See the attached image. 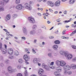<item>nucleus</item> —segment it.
I'll use <instances>...</instances> for the list:
<instances>
[{"label": "nucleus", "mask_w": 76, "mask_h": 76, "mask_svg": "<svg viewBox=\"0 0 76 76\" xmlns=\"http://www.w3.org/2000/svg\"><path fill=\"white\" fill-rule=\"evenodd\" d=\"M24 8H26L28 10H32V7L31 6L30 4L27 3L25 4L24 6L21 4H18L16 5L15 7V9L17 10H23Z\"/></svg>", "instance_id": "f257e3e1"}, {"label": "nucleus", "mask_w": 76, "mask_h": 76, "mask_svg": "<svg viewBox=\"0 0 76 76\" xmlns=\"http://www.w3.org/2000/svg\"><path fill=\"white\" fill-rule=\"evenodd\" d=\"M60 53L61 55H63V56L64 55L68 60H71L73 57V55L72 54H69L66 51L61 50L60 51Z\"/></svg>", "instance_id": "f03ea898"}, {"label": "nucleus", "mask_w": 76, "mask_h": 76, "mask_svg": "<svg viewBox=\"0 0 76 76\" xmlns=\"http://www.w3.org/2000/svg\"><path fill=\"white\" fill-rule=\"evenodd\" d=\"M71 69V67L69 65H66L64 66V74L65 75H67L68 72L67 70H69Z\"/></svg>", "instance_id": "7ed1b4c3"}, {"label": "nucleus", "mask_w": 76, "mask_h": 76, "mask_svg": "<svg viewBox=\"0 0 76 76\" xmlns=\"http://www.w3.org/2000/svg\"><path fill=\"white\" fill-rule=\"evenodd\" d=\"M24 59L25 60V63L26 64H29L28 62H27V61L29 60L30 58L29 56H28L27 54H25L23 56Z\"/></svg>", "instance_id": "20e7f679"}, {"label": "nucleus", "mask_w": 76, "mask_h": 76, "mask_svg": "<svg viewBox=\"0 0 76 76\" xmlns=\"http://www.w3.org/2000/svg\"><path fill=\"white\" fill-rule=\"evenodd\" d=\"M8 71L10 73H12L13 72H15L16 71V69H12V67L10 66L8 68Z\"/></svg>", "instance_id": "39448f33"}, {"label": "nucleus", "mask_w": 76, "mask_h": 76, "mask_svg": "<svg viewBox=\"0 0 76 76\" xmlns=\"http://www.w3.org/2000/svg\"><path fill=\"white\" fill-rule=\"evenodd\" d=\"M38 75L40 76H47L45 75H42L44 73V70L43 69H40L38 72Z\"/></svg>", "instance_id": "423d86ee"}, {"label": "nucleus", "mask_w": 76, "mask_h": 76, "mask_svg": "<svg viewBox=\"0 0 76 76\" xmlns=\"http://www.w3.org/2000/svg\"><path fill=\"white\" fill-rule=\"evenodd\" d=\"M28 20L30 23H34L35 22V20L34 19V18L32 17H29L28 18Z\"/></svg>", "instance_id": "0eeeda50"}, {"label": "nucleus", "mask_w": 76, "mask_h": 76, "mask_svg": "<svg viewBox=\"0 0 76 76\" xmlns=\"http://www.w3.org/2000/svg\"><path fill=\"white\" fill-rule=\"evenodd\" d=\"M47 3L48 5L50 6L51 7H54V5H55L54 2L51 1H48Z\"/></svg>", "instance_id": "6e6552de"}, {"label": "nucleus", "mask_w": 76, "mask_h": 76, "mask_svg": "<svg viewBox=\"0 0 76 76\" xmlns=\"http://www.w3.org/2000/svg\"><path fill=\"white\" fill-rule=\"evenodd\" d=\"M61 4V1L58 0L56 1L55 3V6L56 7H59Z\"/></svg>", "instance_id": "1a4fd4ad"}, {"label": "nucleus", "mask_w": 76, "mask_h": 76, "mask_svg": "<svg viewBox=\"0 0 76 76\" xmlns=\"http://www.w3.org/2000/svg\"><path fill=\"white\" fill-rule=\"evenodd\" d=\"M10 18H11V16L10 14H8L6 16L5 18V20L6 22H7L8 20H10Z\"/></svg>", "instance_id": "9d476101"}, {"label": "nucleus", "mask_w": 76, "mask_h": 76, "mask_svg": "<svg viewBox=\"0 0 76 76\" xmlns=\"http://www.w3.org/2000/svg\"><path fill=\"white\" fill-rule=\"evenodd\" d=\"M42 67L43 68H44L45 69H46L47 70H49V67H48V66L44 64V63H43L42 64Z\"/></svg>", "instance_id": "9b49d317"}, {"label": "nucleus", "mask_w": 76, "mask_h": 76, "mask_svg": "<svg viewBox=\"0 0 76 76\" xmlns=\"http://www.w3.org/2000/svg\"><path fill=\"white\" fill-rule=\"evenodd\" d=\"M13 49L12 48H9L7 50V53L9 54H12L13 53Z\"/></svg>", "instance_id": "f8f14e48"}, {"label": "nucleus", "mask_w": 76, "mask_h": 76, "mask_svg": "<svg viewBox=\"0 0 76 76\" xmlns=\"http://www.w3.org/2000/svg\"><path fill=\"white\" fill-rule=\"evenodd\" d=\"M29 34L30 35H34L36 34V31L34 30H31L29 31Z\"/></svg>", "instance_id": "ddd939ff"}, {"label": "nucleus", "mask_w": 76, "mask_h": 76, "mask_svg": "<svg viewBox=\"0 0 76 76\" xmlns=\"http://www.w3.org/2000/svg\"><path fill=\"white\" fill-rule=\"evenodd\" d=\"M56 63L58 66H61V61L57 60L56 61Z\"/></svg>", "instance_id": "4468645a"}, {"label": "nucleus", "mask_w": 76, "mask_h": 76, "mask_svg": "<svg viewBox=\"0 0 76 76\" xmlns=\"http://www.w3.org/2000/svg\"><path fill=\"white\" fill-rule=\"evenodd\" d=\"M71 68L74 70H75L76 69V65L75 64H72L71 65Z\"/></svg>", "instance_id": "2eb2a0df"}, {"label": "nucleus", "mask_w": 76, "mask_h": 76, "mask_svg": "<svg viewBox=\"0 0 76 76\" xmlns=\"http://www.w3.org/2000/svg\"><path fill=\"white\" fill-rule=\"evenodd\" d=\"M14 55L15 56H18L19 55V52L18 50H16L14 52Z\"/></svg>", "instance_id": "dca6fc26"}, {"label": "nucleus", "mask_w": 76, "mask_h": 76, "mask_svg": "<svg viewBox=\"0 0 76 76\" xmlns=\"http://www.w3.org/2000/svg\"><path fill=\"white\" fill-rule=\"evenodd\" d=\"M66 64V63L65 62V61H61V66H62V67H63V66H64Z\"/></svg>", "instance_id": "f3484780"}, {"label": "nucleus", "mask_w": 76, "mask_h": 76, "mask_svg": "<svg viewBox=\"0 0 76 76\" xmlns=\"http://www.w3.org/2000/svg\"><path fill=\"white\" fill-rule=\"evenodd\" d=\"M54 64V62H52L50 63V64L49 66V67L50 69H54V67L53 66Z\"/></svg>", "instance_id": "a211bd4d"}, {"label": "nucleus", "mask_w": 76, "mask_h": 76, "mask_svg": "<svg viewBox=\"0 0 76 76\" xmlns=\"http://www.w3.org/2000/svg\"><path fill=\"white\" fill-rule=\"evenodd\" d=\"M1 51L2 54H6V53L7 52L6 51V50L4 49V48H3L1 49Z\"/></svg>", "instance_id": "6ab92c4d"}, {"label": "nucleus", "mask_w": 76, "mask_h": 76, "mask_svg": "<svg viewBox=\"0 0 76 76\" xmlns=\"http://www.w3.org/2000/svg\"><path fill=\"white\" fill-rule=\"evenodd\" d=\"M54 74L56 76H61V74L58 73V72H55Z\"/></svg>", "instance_id": "aec40b11"}, {"label": "nucleus", "mask_w": 76, "mask_h": 76, "mask_svg": "<svg viewBox=\"0 0 76 76\" xmlns=\"http://www.w3.org/2000/svg\"><path fill=\"white\" fill-rule=\"evenodd\" d=\"M53 48L55 50H57L58 45H54L53 46Z\"/></svg>", "instance_id": "412c9836"}, {"label": "nucleus", "mask_w": 76, "mask_h": 76, "mask_svg": "<svg viewBox=\"0 0 76 76\" xmlns=\"http://www.w3.org/2000/svg\"><path fill=\"white\" fill-rule=\"evenodd\" d=\"M18 62L20 63V64H22V63H23V59L20 58L18 60Z\"/></svg>", "instance_id": "4be33fe9"}, {"label": "nucleus", "mask_w": 76, "mask_h": 76, "mask_svg": "<svg viewBox=\"0 0 76 76\" xmlns=\"http://www.w3.org/2000/svg\"><path fill=\"white\" fill-rule=\"evenodd\" d=\"M75 0H70L69 1V3L70 4H72L75 2Z\"/></svg>", "instance_id": "5701e85b"}, {"label": "nucleus", "mask_w": 76, "mask_h": 76, "mask_svg": "<svg viewBox=\"0 0 76 76\" xmlns=\"http://www.w3.org/2000/svg\"><path fill=\"white\" fill-rule=\"evenodd\" d=\"M72 18H70L69 19V20H65L63 21V22H64V23H68V22H70V21H72Z\"/></svg>", "instance_id": "b1692460"}, {"label": "nucleus", "mask_w": 76, "mask_h": 76, "mask_svg": "<svg viewBox=\"0 0 76 76\" xmlns=\"http://www.w3.org/2000/svg\"><path fill=\"white\" fill-rule=\"evenodd\" d=\"M37 27V26L36 24H34L32 27V29H36V28Z\"/></svg>", "instance_id": "393cba45"}, {"label": "nucleus", "mask_w": 76, "mask_h": 76, "mask_svg": "<svg viewBox=\"0 0 76 76\" xmlns=\"http://www.w3.org/2000/svg\"><path fill=\"white\" fill-rule=\"evenodd\" d=\"M61 70H62V69L60 67H57L56 68V70L58 72H61Z\"/></svg>", "instance_id": "a878e982"}, {"label": "nucleus", "mask_w": 76, "mask_h": 76, "mask_svg": "<svg viewBox=\"0 0 76 76\" xmlns=\"http://www.w3.org/2000/svg\"><path fill=\"white\" fill-rule=\"evenodd\" d=\"M4 10V9L3 7L0 6V12H3Z\"/></svg>", "instance_id": "bb28decb"}, {"label": "nucleus", "mask_w": 76, "mask_h": 76, "mask_svg": "<svg viewBox=\"0 0 76 76\" xmlns=\"http://www.w3.org/2000/svg\"><path fill=\"white\" fill-rule=\"evenodd\" d=\"M25 76H28V73L27 70H26L24 72Z\"/></svg>", "instance_id": "cd10ccee"}, {"label": "nucleus", "mask_w": 76, "mask_h": 76, "mask_svg": "<svg viewBox=\"0 0 76 76\" xmlns=\"http://www.w3.org/2000/svg\"><path fill=\"white\" fill-rule=\"evenodd\" d=\"M33 62L34 64H36L37 63V58H35L33 59Z\"/></svg>", "instance_id": "c85d7f7f"}, {"label": "nucleus", "mask_w": 76, "mask_h": 76, "mask_svg": "<svg viewBox=\"0 0 76 76\" xmlns=\"http://www.w3.org/2000/svg\"><path fill=\"white\" fill-rule=\"evenodd\" d=\"M20 0H15V4H19V3H20Z\"/></svg>", "instance_id": "c756f323"}, {"label": "nucleus", "mask_w": 76, "mask_h": 76, "mask_svg": "<svg viewBox=\"0 0 76 76\" xmlns=\"http://www.w3.org/2000/svg\"><path fill=\"white\" fill-rule=\"evenodd\" d=\"M54 42L56 44H60V41L59 40H56Z\"/></svg>", "instance_id": "7c9ffc66"}, {"label": "nucleus", "mask_w": 76, "mask_h": 76, "mask_svg": "<svg viewBox=\"0 0 76 76\" xmlns=\"http://www.w3.org/2000/svg\"><path fill=\"white\" fill-rule=\"evenodd\" d=\"M5 63L6 64H9V61L8 59H6L5 60Z\"/></svg>", "instance_id": "2f4dec72"}, {"label": "nucleus", "mask_w": 76, "mask_h": 76, "mask_svg": "<svg viewBox=\"0 0 76 76\" xmlns=\"http://www.w3.org/2000/svg\"><path fill=\"white\" fill-rule=\"evenodd\" d=\"M48 56L49 57H53V55H52V53H49L48 54Z\"/></svg>", "instance_id": "473e14b6"}, {"label": "nucleus", "mask_w": 76, "mask_h": 76, "mask_svg": "<svg viewBox=\"0 0 76 76\" xmlns=\"http://www.w3.org/2000/svg\"><path fill=\"white\" fill-rule=\"evenodd\" d=\"M76 33V31L75 30L74 31H73L72 33H71L70 35V36H73V35L74 34H75Z\"/></svg>", "instance_id": "72a5a7b5"}, {"label": "nucleus", "mask_w": 76, "mask_h": 76, "mask_svg": "<svg viewBox=\"0 0 76 76\" xmlns=\"http://www.w3.org/2000/svg\"><path fill=\"white\" fill-rule=\"evenodd\" d=\"M18 16L17 14H14L12 15V17L13 18H16Z\"/></svg>", "instance_id": "f704fd0d"}, {"label": "nucleus", "mask_w": 76, "mask_h": 76, "mask_svg": "<svg viewBox=\"0 0 76 76\" xmlns=\"http://www.w3.org/2000/svg\"><path fill=\"white\" fill-rule=\"evenodd\" d=\"M4 3H9V0H3Z\"/></svg>", "instance_id": "c9c22d12"}, {"label": "nucleus", "mask_w": 76, "mask_h": 76, "mask_svg": "<svg viewBox=\"0 0 76 76\" xmlns=\"http://www.w3.org/2000/svg\"><path fill=\"white\" fill-rule=\"evenodd\" d=\"M21 38L23 41H25L26 39V38L25 37H22Z\"/></svg>", "instance_id": "e433bc0d"}, {"label": "nucleus", "mask_w": 76, "mask_h": 76, "mask_svg": "<svg viewBox=\"0 0 76 76\" xmlns=\"http://www.w3.org/2000/svg\"><path fill=\"white\" fill-rule=\"evenodd\" d=\"M17 69H20V67H21V66L20 65H18L17 66Z\"/></svg>", "instance_id": "4c0bfd02"}, {"label": "nucleus", "mask_w": 76, "mask_h": 76, "mask_svg": "<svg viewBox=\"0 0 76 76\" xmlns=\"http://www.w3.org/2000/svg\"><path fill=\"white\" fill-rule=\"evenodd\" d=\"M13 56H9V58H10V59H13Z\"/></svg>", "instance_id": "58836bf2"}, {"label": "nucleus", "mask_w": 76, "mask_h": 76, "mask_svg": "<svg viewBox=\"0 0 76 76\" xmlns=\"http://www.w3.org/2000/svg\"><path fill=\"white\" fill-rule=\"evenodd\" d=\"M26 30H27V29H26V27H24L23 28V31H24Z\"/></svg>", "instance_id": "ea45409f"}, {"label": "nucleus", "mask_w": 76, "mask_h": 76, "mask_svg": "<svg viewBox=\"0 0 76 76\" xmlns=\"http://www.w3.org/2000/svg\"><path fill=\"white\" fill-rule=\"evenodd\" d=\"M32 50L33 51V53H34V54H36V52H35V50L34 49H32Z\"/></svg>", "instance_id": "a19ab883"}, {"label": "nucleus", "mask_w": 76, "mask_h": 76, "mask_svg": "<svg viewBox=\"0 0 76 76\" xmlns=\"http://www.w3.org/2000/svg\"><path fill=\"white\" fill-rule=\"evenodd\" d=\"M66 30H64L62 32V34L64 35L66 34Z\"/></svg>", "instance_id": "79ce46f5"}, {"label": "nucleus", "mask_w": 76, "mask_h": 76, "mask_svg": "<svg viewBox=\"0 0 76 76\" xmlns=\"http://www.w3.org/2000/svg\"><path fill=\"white\" fill-rule=\"evenodd\" d=\"M72 47L73 49H76V46L74 45H72Z\"/></svg>", "instance_id": "37998d69"}, {"label": "nucleus", "mask_w": 76, "mask_h": 76, "mask_svg": "<svg viewBox=\"0 0 76 76\" xmlns=\"http://www.w3.org/2000/svg\"><path fill=\"white\" fill-rule=\"evenodd\" d=\"M37 39H34L33 41L34 43H37Z\"/></svg>", "instance_id": "c03bdc74"}, {"label": "nucleus", "mask_w": 76, "mask_h": 76, "mask_svg": "<svg viewBox=\"0 0 76 76\" xmlns=\"http://www.w3.org/2000/svg\"><path fill=\"white\" fill-rule=\"evenodd\" d=\"M0 3L1 5V6H4V3L3 2H0Z\"/></svg>", "instance_id": "a18cd8bd"}, {"label": "nucleus", "mask_w": 76, "mask_h": 76, "mask_svg": "<svg viewBox=\"0 0 76 76\" xmlns=\"http://www.w3.org/2000/svg\"><path fill=\"white\" fill-rule=\"evenodd\" d=\"M17 76H23L21 73H18L17 75Z\"/></svg>", "instance_id": "49530a36"}, {"label": "nucleus", "mask_w": 76, "mask_h": 76, "mask_svg": "<svg viewBox=\"0 0 76 76\" xmlns=\"http://www.w3.org/2000/svg\"><path fill=\"white\" fill-rule=\"evenodd\" d=\"M23 33L24 34H27V30L23 31Z\"/></svg>", "instance_id": "de8ad7c7"}, {"label": "nucleus", "mask_w": 76, "mask_h": 76, "mask_svg": "<svg viewBox=\"0 0 76 76\" xmlns=\"http://www.w3.org/2000/svg\"><path fill=\"white\" fill-rule=\"evenodd\" d=\"M72 71H69L68 72V75H71V74H72Z\"/></svg>", "instance_id": "09e8293b"}, {"label": "nucleus", "mask_w": 76, "mask_h": 76, "mask_svg": "<svg viewBox=\"0 0 76 76\" xmlns=\"http://www.w3.org/2000/svg\"><path fill=\"white\" fill-rule=\"evenodd\" d=\"M42 28H43V29H45L46 30V27L45 26H43L42 27Z\"/></svg>", "instance_id": "8fccbe9b"}, {"label": "nucleus", "mask_w": 76, "mask_h": 76, "mask_svg": "<svg viewBox=\"0 0 76 76\" xmlns=\"http://www.w3.org/2000/svg\"><path fill=\"white\" fill-rule=\"evenodd\" d=\"M72 61H76V57H75L73 59H72Z\"/></svg>", "instance_id": "3c124183"}, {"label": "nucleus", "mask_w": 76, "mask_h": 76, "mask_svg": "<svg viewBox=\"0 0 76 76\" xmlns=\"http://www.w3.org/2000/svg\"><path fill=\"white\" fill-rule=\"evenodd\" d=\"M7 32L6 33L7 35H8V36H9V34H10L9 33H10V32H7Z\"/></svg>", "instance_id": "603ef678"}, {"label": "nucleus", "mask_w": 76, "mask_h": 76, "mask_svg": "<svg viewBox=\"0 0 76 76\" xmlns=\"http://www.w3.org/2000/svg\"><path fill=\"white\" fill-rule=\"evenodd\" d=\"M42 1L43 2H44L45 3V2H47V0H42Z\"/></svg>", "instance_id": "864d4df0"}, {"label": "nucleus", "mask_w": 76, "mask_h": 76, "mask_svg": "<svg viewBox=\"0 0 76 76\" xmlns=\"http://www.w3.org/2000/svg\"><path fill=\"white\" fill-rule=\"evenodd\" d=\"M15 42H17L18 44H20V42L18 41H15Z\"/></svg>", "instance_id": "5fc2aeb1"}, {"label": "nucleus", "mask_w": 76, "mask_h": 76, "mask_svg": "<svg viewBox=\"0 0 76 76\" xmlns=\"http://www.w3.org/2000/svg\"><path fill=\"white\" fill-rule=\"evenodd\" d=\"M38 14L39 16H41V14L39 13H38Z\"/></svg>", "instance_id": "6e6d98bb"}, {"label": "nucleus", "mask_w": 76, "mask_h": 76, "mask_svg": "<svg viewBox=\"0 0 76 76\" xmlns=\"http://www.w3.org/2000/svg\"><path fill=\"white\" fill-rule=\"evenodd\" d=\"M64 14L65 15H66V14H67V11H66L64 12Z\"/></svg>", "instance_id": "4d7b16f0"}, {"label": "nucleus", "mask_w": 76, "mask_h": 76, "mask_svg": "<svg viewBox=\"0 0 76 76\" xmlns=\"http://www.w3.org/2000/svg\"><path fill=\"white\" fill-rule=\"evenodd\" d=\"M42 45H43V46L44 45H45V42H42Z\"/></svg>", "instance_id": "13d9d810"}, {"label": "nucleus", "mask_w": 76, "mask_h": 76, "mask_svg": "<svg viewBox=\"0 0 76 76\" xmlns=\"http://www.w3.org/2000/svg\"><path fill=\"white\" fill-rule=\"evenodd\" d=\"M56 21L58 22H60L61 21V20H56Z\"/></svg>", "instance_id": "bf43d9fd"}, {"label": "nucleus", "mask_w": 76, "mask_h": 76, "mask_svg": "<svg viewBox=\"0 0 76 76\" xmlns=\"http://www.w3.org/2000/svg\"><path fill=\"white\" fill-rule=\"evenodd\" d=\"M4 31H5V32H7V30H6L5 29H3Z\"/></svg>", "instance_id": "052dcab7"}, {"label": "nucleus", "mask_w": 76, "mask_h": 76, "mask_svg": "<svg viewBox=\"0 0 76 76\" xmlns=\"http://www.w3.org/2000/svg\"><path fill=\"white\" fill-rule=\"evenodd\" d=\"M62 25V23H59L58 24V25Z\"/></svg>", "instance_id": "680f3d73"}, {"label": "nucleus", "mask_w": 76, "mask_h": 76, "mask_svg": "<svg viewBox=\"0 0 76 76\" xmlns=\"http://www.w3.org/2000/svg\"><path fill=\"white\" fill-rule=\"evenodd\" d=\"M58 30H57V31H56L55 33L56 34H58Z\"/></svg>", "instance_id": "e2e57ef3"}, {"label": "nucleus", "mask_w": 76, "mask_h": 76, "mask_svg": "<svg viewBox=\"0 0 76 76\" xmlns=\"http://www.w3.org/2000/svg\"><path fill=\"white\" fill-rule=\"evenodd\" d=\"M33 3V1H30L29 2V3L31 4H32V3Z\"/></svg>", "instance_id": "0e129e2a"}, {"label": "nucleus", "mask_w": 76, "mask_h": 76, "mask_svg": "<svg viewBox=\"0 0 76 76\" xmlns=\"http://www.w3.org/2000/svg\"><path fill=\"white\" fill-rule=\"evenodd\" d=\"M47 23L48 24H50L51 23V22H50V21L48 20L47 21Z\"/></svg>", "instance_id": "69168bd1"}, {"label": "nucleus", "mask_w": 76, "mask_h": 76, "mask_svg": "<svg viewBox=\"0 0 76 76\" xmlns=\"http://www.w3.org/2000/svg\"><path fill=\"white\" fill-rule=\"evenodd\" d=\"M4 45L5 47V48L6 49L7 48V45Z\"/></svg>", "instance_id": "338daca9"}, {"label": "nucleus", "mask_w": 76, "mask_h": 76, "mask_svg": "<svg viewBox=\"0 0 76 76\" xmlns=\"http://www.w3.org/2000/svg\"><path fill=\"white\" fill-rule=\"evenodd\" d=\"M3 48H2V46H0V50H1Z\"/></svg>", "instance_id": "774afa93"}]
</instances>
